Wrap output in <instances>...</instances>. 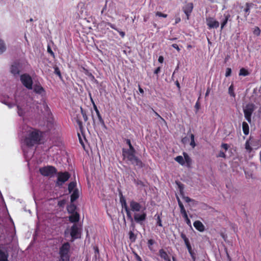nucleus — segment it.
Instances as JSON below:
<instances>
[{"mask_svg":"<svg viewBox=\"0 0 261 261\" xmlns=\"http://www.w3.org/2000/svg\"><path fill=\"white\" fill-rule=\"evenodd\" d=\"M224 18L221 22V29L222 30L226 24L227 23L228 20L230 21V15L229 13L224 14Z\"/></svg>","mask_w":261,"mask_h":261,"instance_id":"dca6fc26","label":"nucleus"},{"mask_svg":"<svg viewBox=\"0 0 261 261\" xmlns=\"http://www.w3.org/2000/svg\"><path fill=\"white\" fill-rule=\"evenodd\" d=\"M135 184L138 187L141 188V187H144L146 186L145 184L141 180L137 179H135L134 180Z\"/></svg>","mask_w":261,"mask_h":261,"instance_id":"ea45409f","label":"nucleus"},{"mask_svg":"<svg viewBox=\"0 0 261 261\" xmlns=\"http://www.w3.org/2000/svg\"><path fill=\"white\" fill-rule=\"evenodd\" d=\"M77 123L80 129H82L83 128V122L81 120L77 119L76 120Z\"/></svg>","mask_w":261,"mask_h":261,"instance_id":"4d7b16f0","label":"nucleus"},{"mask_svg":"<svg viewBox=\"0 0 261 261\" xmlns=\"http://www.w3.org/2000/svg\"><path fill=\"white\" fill-rule=\"evenodd\" d=\"M187 249L188 250L189 253H191L192 251H193V250L192 249L191 245H190V246L187 247Z\"/></svg>","mask_w":261,"mask_h":261,"instance_id":"69168bd1","label":"nucleus"},{"mask_svg":"<svg viewBox=\"0 0 261 261\" xmlns=\"http://www.w3.org/2000/svg\"><path fill=\"white\" fill-rule=\"evenodd\" d=\"M69 217V221L71 223H76L80 220V215L77 212L71 213Z\"/></svg>","mask_w":261,"mask_h":261,"instance_id":"2eb2a0df","label":"nucleus"},{"mask_svg":"<svg viewBox=\"0 0 261 261\" xmlns=\"http://www.w3.org/2000/svg\"><path fill=\"white\" fill-rule=\"evenodd\" d=\"M231 74V69L230 68H227L226 70L225 76L226 77L229 76Z\"/></svg>","mask_w":261,"mask_h":261,"instance_id":"3c124183","label":"nucleus"},{"mask_svg":"<svg viewBox=\"0 0 261 261\" xmlns=\"http://www.w3.org/2000/svg\"><path fill=\"white\" fill-rule=\"evenodd\" d=\"M70 234L72 238V241L80 238V230L76 224H74L71 226Z\"/></svg>","mask_w":261,"mask_h":261,"instance_id":"9d476101","label":"nucleus"},{"mask_svg":"<svg viewBox=\"0 0 261 261\" xmlns=\"http://www.w3.org/2000/svg\"><path fill=\"white\" fill-rule=\"evenodd\" d=\"M253 34L256 36H259L260 34V30L258 27H255L253 30Z\"/></svg>","mask_w":261,"mask_h":261,"instance_id":"a18cd8bd","label":"nucleus"},{"mask_svg":"<svg viewBox=\"0 0 261 261\" xmlns=\"http://www.w3.org/2000/svg\"><path fill=\"white\" fill-rule=\"evenodd\" d=\"M151 110H152V111L153 112L154 115L157 116L158 117L160 118L161 119V120H162L163 121L165 122V119L162 118L156 112H155L152 108H151Z\"/></svg>","mask_w":261,"mask_h":261,"instance_id":"8fccbe9b","label":"nucleus"},{"mask_svg":"<svg viewBox=\"0 0 261 261\" xmlns=\"http://www.w3.org/2000/svg\"><path fill=\"white\" fill-rule=\"evenodd\" d=\"M158 61L160 63H162L164 61V57L162 56H160L158 59Z\"/></svg>","mask_w":261,"mask_h":261,"instance_id":"0e129e2a","label":"nucleus"},{"mask_svg":"<svg viewBox=\"0 0 261 261\" xmlns=\"http://www.w3.org/2000/svg\"><path fill=\"white\" fill-rule=\"evenodd\" d=\"M239 75H242V76H247L249 74V71H248V70L246 69L245 68H242L240 70V72H239Z\"/></svg>","mask_w":261,"mask_h":261,"instance_id":"473e14b6","label":"nucleus"},{"mask_svg":"<svg viewBox=\"0 0 261 261\" xmlns=\"http://www.w3.org/2000/svg\"><path fill=\"white\" fill-rule=\"evenodd\" d=\"M11 72L14 75L19 74V66L16 63L12 65L11 67Z\"/></svg>","mask_w":261,"mask_h":261,"instance_id":"4be33fe9","label":"nucleus"},{"mask_svg":"<svg viewBox=\"0 0 261 261\" xmlns=\"http://www.w3.org/2000/svg\"><path fill=\"white\" fill-rule=\"evenodd\" d=\"M70 177V174L68 172H59L58 173L57 184L59 185H62L67 181Z\"/></svg>","mask_w":261,"mask_h":261,"instance_id":"6e6552de","label":"nucleus"},{"mask_svg":"<svg viewBox=\"0 0 261 261\" xmlns=\"http://www.w3.org/2000/svg\"><path fill=\"white\" fill-rule=\"evenodd\" d=\"M34 91L37 93L41 94L45 92V90L40 83L36 84L33 87Z\"/></svg>","mask_w":261,"mask_h":261,"instance_id":"4468645a","label":"nucleus"},{"mask_svg":"<svg viewBox=\"0 0 261 261\" xmlns=\"http://www.w3.org/2000/svg\"><path fill=\"white\" fill-rule=\"evenodd\" d=\"M76 182H75V181L70 182L68 186V190L69 193H70L72 191H73V190L74 189H75V188L76 187Z\"/></svg>","mask_w":261,"mask_h":261,"instance_id":"c756f323","label":"nucleus"},{"mask_svg":"<svg viewBox=\"0 0 261 261\" xmlns=\"http://www.w3.org/2000/svg\"><path fill=\"white\" fill-rule=\"evenodd\" d=\"M106 24H107V25H108V26L111 27L112 29H113L116 30V31H117L119 33V35L121 36V37L122 38H124V36L125 35V32H123L122 31L119 30L118 29H117L116 27L115 24H112L111 22H106Z\"/></svg>","mask_w":261,"mask_h":261,"instance_id":"6ab92c4d","label":"nucleus"},{"mask_svg":"<svg viewBox=\"0 0 261 261\" xmlns=\"http://www.w3.org/2000/svg\"><path fill=\"white\" fill-rule=\"evenodd\" d=\"M254 110L255 105L253 103H248L243 109L245 118L249 123L251 122V116Z\"/></svg>","mask_w":261,"mask_h":261,"instance_id":"20e7f679","label":"nucleus"},{"mask_svg":"<svg viewBox=\"0 0 261 261\" xmlns=\"http://www.w3.org/2000/svg\"><path fill=\"white\" fill-rule=\"evenodd\" d=\"M183 198L186 202H190L194 200L188 196H183Z\"/></svg>","mask_w":261,"mask_h":261,"instance_id":"5fc2aeb1","label":"nucleus"},{"mask_svg":"<svg viewBox=\"0 0 261 261\" xmlns=\"http://www.w3.org/2000/svg\"><path fill=\"white\" fill-rule=\"evenodd\" d=\"M134 222H135L134 221V220H133V221H131L130 229H132L131 230H133V231H134L135 228V224Z\"/></svg>","mask_w":261,"mask_h":261,"instance_id":"13d9d810","label":"nucleus"},{"mask_svg":"<svg viewBox=\"0 0 261 261\" xmlns=\"http://www.w3.org/2000/svg\"><path fill=\"white\" fill-rule=\"evenodd\" d=\"M175 160L181 165L185 164V161L183 157L181 155H178L175 158Z\"/></svg>","mask_w":261,"mask_h":261,"instance_id":"c9c22d12","label":"nucleus"},{"mask_svg":"<svg viewBox=\"0 0 261 261\" xmlns=\"http://www.w3.org/2000/svg\"><path fill=\"white\" fill-rule=\"evenodd\" d=\"M183 218H184L185 222H186L187 225H188L189 226L191 227V222L190 220L188 218V215H186L185 216H183Z\"/></svg>","mask_w":261,"mask_h":261,"instance_id":"49530a36","label":"nucleus"},{"mask_svg":"<svg viewBox=\"0 0 261 261\" xmlns=\"http://www.w3.org/2000/svg\"><path fill=\"white\" fill-rule=\"evenodd\" d=\"M129 206L130 210L133 212H138L141 210H143L144 207H143L141 204L135 200H132L129 202Z\"/></svg>","mask_w":261,"mask_h":261,"instance_id":"9b49d317","label":"nucleus"},{"mask_svg":"<svg viewBox=\"0 0 261 261\" xmlns=\"http://www.w3.org/2000/svg\"><path fill=\"white\" fill-rule=\"evenodd\" d=\"M190 137L191 138L190 145L192 147V148H194L196 146V143L194 140V135L191 134Z\"/></svg>","mask_w":261,"mask_h":261,"instance_id":"79ce46f5","label":"nucleus"},{"mask_svg":"<svg viewBox=\"0 0 261 261\" xmlns=\"http://www.w3.org/2000/svg\"><path fill=\"white\" fill-rule=\"evenodd\" d=\"M177 202L179 207L180 208V212L181 214L182 215V216L183 217L186 215H187L188 214L185 208V207L179 198H177Z\"/></svg>","mask_w":261,"mask_h":261,"instance_id":"aec40b11","label":"nucleus"},{"mask_svg":"<svg viewBox=\"0 0 261 261\" xmlns=\"http://www.w3.org/2000/svg\"><path fill=\"white\" fill-rule=\"evenodd\" d=\"M6 50V46L4 41L0 39V55L5 52Z\"/></svg>","mask_w":261,"mask_h":261,"instance_id":"7c9ffc66","label":"nucleus"},{"mask_svg":"<svg viewBox=\"0 0 261 261\" xmlns=\"http://www.w3.org/2000/svg\"><path fill=\"white\" fill-rule=\"evenodd\" d=\"M94 251H95V253H97V254L99 253V249H98V247H97V246L94 247Z\"/></svg>","mask_w":261,"mask_h":261,"instance_id":"774afa93","label":"nucleus"},{"mask_svg":"<svg viewBox=\"0 0 261 261\" xmlns=\"http://www.w3.org/2000/svg\"><path fill=\"white\" fill-rule=\"evenodd\" d=\"M146 209L144 206L143 211L140 213H135L134 215V221L141 225L143 224L144 222L146 220L147 218V214L144 210Z\"/></svg>","mask_w":261,"mask_h":261,"instance_id":"423d86ee","label":"nucleus"},{"mask_svg":"<svg viewBox=\"0 0 261 261\" xmlns=\"http://www.w3.org/2000/svg\"><path fill=\"white\" fill-rule=\"evenodd\" d=\"M181 19L179 17H176L175 18V23L177 24L180 21Z\"/></svg>","mask_w":261,"mask_h":261,"instance_id":"e2e57ef3","label":"nucleus"},{"mask_svg":"<svg viewBox=\"0 0 261 261\" xmlns=\"http://www.w3.org/2000/svg\"><path fill=\"white\" fill-rule=\"evenodd\" d=\"M193 225L200 232H203L204 230L205 227L204 225L199 220L195 221L193 223Z\"/></svg>","mask_w":261,"mask_h":261,"instance_id":"ddd939ff","label":"nucleus"},{"mask_svg":"<svg viewBox=\"0 0 261 261\" xmlns=\"http://www.w3.org/2000/svg\"><path fill=\"white\" fill-rule=\"evenodd\" d=\"M139 91L142 94L144 93L143 89L141 87L140 85H139Z\"/></svg>","mask_w":261,"mask_h":261,"instance_id":"338daca9","label":"nucleus"},{"mask_svg":"<svg viewBox=\"0 0 261 261\" xmlns=\"http://www.w3.org/2000/svg\"><path fill=\"white\" fill-rule=\"evenodd\" d=\"M125 211L126 212L127 219H129L130 221H133L134 217H132L131 213L132 211L130 210V209L129 208H127L125 210Z\"/></svg>","mask_w":261,"mask_h":261,"instance_id":"f704fd0d","label":"nucleus"},{"mask_svg":"<svg viewBox=\"0 0 261 261\" xmlns=\"http://www.w3.org/2000/svg\"><path fill=\"white\" fill-rule=\"evenodd\" d=\"M217 157H219V158H226V154L225 153L222 151H220L219 153V154L217 155Z\"/></svg>","mask_w":261,"mask_h":261,"instance_id":"09e8293b","label":"nucleus"},{"mask_svg":"<svg viewBox=\"0 0 261 261\" xmlns=\"http://www.w3.org/2000/svg\"><path fill=\"white\" fill-rule=\"evenodd\" d=\"M189 254H190V256H191V258H192L193 261H195L196 254H195L194 250L193 251H192L191 253H189Z\"/></svg>","mask_w":261,"mask_h":261,"instance_id":"864d4df0","label":"nucleus"},{"mask_svg":"<svg viewBox=\"0 0 261 261\" xmlns=\"http://www.w3.org/2000/svg\"><path fill=\"white\" fill-rule=\"evenodd\" d=\"M161 215H162V213H161L160 214H156L155 215L154 217L156 218V225L160 227H163L161 217Z\"/></svg>","mask_w":261,"mask_h":261,"instance_id":"2f4dec72","label":"nucleus"},{"mask_svg":"<svg viewBox=\"0 0 261 261\" xmlns=\"http://www.w3.org/2000/svg\"><path fill=\"white\" fill-rule=\"evenodd\" d=\"M193 9V4L192 3L187 4L183 8V11L189 19V16Z\"/></svg>","mask_w":261,"mask_h":261,"instance_id":"f8f14e48","label":"nucleus"},{"mask_svg":"<svg viewBox=\"0 0 261 261\" xmlns=\"http://www.w3.org/2000/svg\"><path fill=\"white\" fill-rule=\"evenodd\" d=\"M155 15L159 17H162L164 18H166L167 17V15L166 14L162 13L161 12H156L155 13Z\"/></svg>","mask_w":261,"mask_h":261,"instance_id":"de8ad7c7","label":"nucleus"},{"mask_svg":"<svg viewBox=\"0 0 261 261\" xmlns=\"http://www.w3.org/2000/svg\"><path fill=\"white\" fill-rule=\"evenodd\" d=\"M119 195L120 196V201L121 203L122 207L124 208V210H126L127 208H129V207L127 206V204L126 203V200L124 197L123 196L122 193L121 192H119Z\"/></svg>","mask_w":261,"mask_h":261,"instance_id":"5701e85b","label":"nucleus"},{"mask_svg":"<svg viewBox=\"0 0 261 261\" xmlns=\"http://www.w3.org/2000/svg\"><path fill=\"white\" fill-rule=\"evenodd\" d=\"M242 128L244 134L245 135H247L249 133V127L248 123L244 121L242 123Z\"/></svg>","mask_w":261,"mask_h":261,"instance_id":"a878e982","label":"nucleus"},{"mask_svg":"<svg viewBox=\"0 0 261 261\" xmlns=\"http://www.w3.org/2000/svg\"><path fill=\"white\" fill-rule=\"evenodd\" d=\"M161 71V67H158V68H156L154 71V73L155 74H158Z\"/></svg>","mask_w":261,"mask_h":261,"instance_id":"052dcab7","label":"nucleus"},{"mask_svg":"<svg viewBox=\"0 0 261 261\" xmlns=\"http://www.w3.org/2000/svg\"><path fill=\"white\" fill-rule=\"evenodd\" d=\"M79 196L80 195L78 189H74L70 196L71 202L73 203V202H74L76 199L79 198Z\"/></svg>","mask_w":261,"mask_h":261,"instance_id":"f3484780","label":"nucleus"},{"mask_svg":"<svg viewBox=\"0 0 261 261\" xmlns=\"http://www.w3.org/2000/svg\"><path fill=\"white\" fill-rule=\"evenodd\" d=\"M97 116V117H98L99 122L100 123V124H101L102 126H103V127H106V125H105V123L104 120H103V119H102V116H101V114H100V115H98V116Z\"/></svg>","mask_w":261,"mask_h":261,"instance_id":"37998d69","label":"nucleus"},{"mask_svg":"<svg viewBox=\"0 0 261 261\" xmlns=\"http://www.w3.org/2000/svg\"><path fill=\"white\" fill-rule=\"evenodd\" d=\"M55 73L56 74H57L59 77H61V73L60 70L58 67H56L55 68Z\"/></svg>","mask_w":261,"mask_h":261,"instance_id":"603ef678","label":"nucleus"},{"mask_svg":"<svg viewBox=\"0 0 261 261\" xmlns=\"http://www.w3.org/2000/svg\"><path fill=\"white\" fill-rule=\"evenodd\" d=\"M177 202L179 207L180 208V212L181 214L182 215V216L183 217L186 215H187L188 214L185 208V207L179 198H177Z\"/></svg>","mask_w":261,"mask_h":261,"instance_id":"412c9836","label":"nucleus"},{"mask_svg":"<svg viewBox=\"0 0 261 261\" xmlns=\"http://www.w3.org/2000/svg\"><path fill=\"white\" fill-rule=\"evenodd\" d=\"M184 159H185V162H186L187 164V166L188 167L190 166L191 165V158L189 157V156L186 153H184Z\"/></svg>","mask_w":261,"mask_h":261,"instance_id":"72a5a7b5","label":"nucleus"},{"mask_svg":"<svg viewBox=\"0 0 261 261\" xmlns=\"http://www.w3.org/2000/svg\"><path fill=\"white\" fill-rule=\"evenodd\" d=\"M81 112L83 116L84 120L86 122L88 120V116L86 114V112L82 107H81Z\"/></svg>","mask_w":261,"mask_h":261,"instance_id":"a19ab883","label":"nucleus"},{"mask_svg":"<svg viewBox=\"0 0 261 261\" xmlns=\"http://www.w3.org/2000/svg\"><path fill=\"white\" fill-rule=\"evenodd\" d=\"M206 22L208 29H217L219 27V22L212 17H206Z\"/></svg>","mask_w":261,"mask_h":261,"instance_id":"1a4fd4ad","label":"nucleus"},{"mask_svg":"<svg viewBox=\"0 0 261 261\" xmlns=\"http://www.w3.org/2000/svg\"><path fill=\"white\" fill-rule=\"evenodd\" d=\"M177 185L178 186V188L179 190L180 194L181 196H183L184 194V185L180 183V182H177Z\"/></svg>","mask_w":261,"mask_h":261,"instance_id":"e433bc0d","label":"nucleus"},{"mask_svg":"<svg viewBox=\"0 0 261 261\" xmlns=\"http://www.w3.org/2000/svg\"><path fill=\"white\" fill-rule=\"evenodd\" d=\"M254 4L252 3H246L245 4V8L244 9V11L245 12V15L244 17L246 19H247L248 16L249 15L250 13V10L251 7H253Z\"/></svg>","mask_w":261,"mask_h":261,"instance_id":"a211bd4d","label":"nucleus"},{"mask_svg":"<svg viewBox=\"0 0 261 261\" xmlns=\"http://www.w3.org/2000/svg\"><path fill=\"white\" fill-rule=\"evenodd\" d=\"M20 81L23 85L28 89H33V80L28 74H23L20 76Z\"/></svg>","mask_w":261,"mask_h":261,"instance_id":"0eeeda50","label":"nucleus"},{"mask_svg":"<svg viewBox=\"0 0 261 261\" xmlns=\"http://www.w3.org/2000/svg\"><path fill=\"white\" fill-rule=\"evenodd\" d=\"M154 243H155V241L153 240H152V239H149V240H148L147 246H148V247L149 249L151 251H152L153 250L152 246Z\"/></svg>","mask_w":261,"mask_h":261,"instance_id":"58836bf2","label":"nucleus"},{"mask_svg":"<svg viewBox=\"0 0 261 261\" xmlns=\"http://www.w3.org/2000/svg\"><path fill=\"white\" fill-rule=\"evenodd\" d=\"M136 150L134 149L133 151L130 149H122V155L124 158H126L134 166H137L141 168L143 167V164L142 161L135 155Z\"/></svg>","mask_w":261,"mask_h":261,"instance_id":"f03ea898","label":"nucleus"},{"mask_svg":"<svg viewBox=\"0 0 261 261\" xmlns=\"http://www.w3.org/2000/svg\"><path fill=\"white\" fill-rule=\"evenodd\" d=\"M70 245L69 242L63 243L59 248V259L57 261H69Z\"/></svg>","mask_w":261,"mask_h":261,"instance_id":"7ed1b4c3","label":"nucleus"},{"mask_svg":"<svg viewBox=\"0 0 261 261\" xmlns=\"http://www.w3.org/2000/svg\"><path fill=\"white\" fill-rule=\"evenodd\" d=\"M67 210L68 212L70 214L75 213L76 212V206L73 203H71L69 205L67 206Z\"/></svg>","mask_w":261,"mask_h":261,"instance_id":"bb28decb","label":"nucleus"},{"mask_svg":"<svg viewBox=\"0 0 261 261\" xmlns=\"http://www.w3.org/2000/svg\"><path fill=\"white\" fill-rule=\"evenodd\" d=\"M134 255H135L136 259L137 261H142L141 257L137 253H135Z\"/></svg>","mask_w":261,"mask_h":261,"instance_id":"6e6d98bb","label":"nucleus"},{"mask_svg":"<svg viewBox=\"0 0 261 261\" xmlns=\"http://www.w3.org/2000/svg\"><path fill=\"white\" fill-rule=\"evenodd\" d=\"M172 46L176 49L178 51H179L180 50L177 44H173Z\"/></svg>","mask_w":261,"mask_h":261,"instance_id":"680f3d73","label":"nucleus"},{"mask_svg":"<svg viewBox=\"0 0 261 261\" xmlns=\"http://www.w3.org/2000/svg\"><path fill=\"white\" fill-rule=\"evenodd\" d=\"M43 137V133L36 128L31 127L27 132L24 139V143L29 147L41 143Z\"/></svg>","mask_w":261,"mask_h":261,"instance_id":"f257e3e1","label":"nucleus"},{"mask_svg":"<svg viewBox=\"0 0 261 261\" xmlns=\"http://www.w3.org/2000/svg\"><path fill=\"white\" fill-rule=\"evenodd\" d=\"M125 141H126V143L129 146V149H130L131 150L133 151L134 149H135V148L133 147V146L132 145V144L131 143L130 140L129 139H125Z\"/></svg>","mask_w":261,"mask_h":261,"instance_id":"c03bdc74","label":"nucleus"},{"mask_svg":"<svg viewBox=\"0 0 261 261\" xmlns=\"http://www.w3.org/2000/svg\"><path fill=\"white\" fill-rule=\"evenodd\" d=\"M180 237L184 240L185 244L186 246V247L191 245L189 239L187 237L185 233L181 232L180 233Z\"/></svg>","mask_w":261,"mask_h":261,"instance_id":"c85d7f7f","label":"nucleus"},{"mask_svg":"<svg viewBox=\"0 0 261 261\" xmlns=\"http://www.w3.org/2000/svg\"><path fill=\"white\" fill-rule=\"evenodd\" d=\"M221 147L225 149V151H227L228 149V145H227V144H225V143H223L222 145H221Z\"/></svg>","mask_w":261,"mask_h":261,"instance_id":"bf43d9fd","label":"nucleus"},{"mask_svg":"<svg viewBox=\"0 0 261 261\" xmlns=\"http://www.w3.org/2000/svg\"><path fill=\"white\" fill-rule=\"evenodd\" d=\"M228 93L231 96L233 97H234L236 96V94L234 92V87L232 84L229 86L228 88Z\"/></svg>","mask_w":261,"mask_h":261,"instance_id":"4c0bfd02","label":"nucleus"},{"mask_svg":"<svg viewBox=\"0 0 261 261\" xmlns=\"http://www.w3.org/2000/svg\"><path fill=\"white\" fill-rule=\"evenodd\" d=\"M128 236L129 241L132 243H134L137 239V235L134 233V231L130 230L128 232Z\"/></svg>","mask_w":261,"mask_h":261,"instance_id":"cd10ccee","label":"nucleus"},{"mask_svg":"<svg viewBox=\"0 0 261 261\" xmlns=\"http://www.w3.org/2000/svg\"><path fill=\"white\" fill-rule=\"evenodd\" d=\"M39 172L41 175L44 176H49L56 174L57 172V169L52 166H47L40 168Z\"/></svg>","mask_w":261,"mask_h":261,"instance_id":"39448f33","label":"nucleus"},{"mask_svg":"<svg viewBox=\"0 0 261 261\" xmlns=\"http://www.w3.org/2000/svg\"><path fill=\"white\" fill-rule=\"evenodd\" d=\"M159 253L160 256L165 261L169 257V256L168 255L166 251H165L163 249H160Z\"/></svg>","mask_w":261,"mask_h":261,"instance_id":"b1692460","label":"nucleus"},{"mask_svg":"<svg viewBox=\"0 0 261 261\" xmlns=\"http://www.w3.org/2000/svg\"><path fill=\"white\" fill-rule=\"evenodd\" d=\"M8 254L0 248V261H9Z\"/></svg>","mask_w":261,"mask_h":261,"instance_id":"393cba45","label":"nucleus"}]
</instances>
